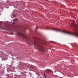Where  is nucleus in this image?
Instances as JSON below:
<instances>
[{"instance_id": "obj_7", "label": "nucleus", "mask_w": 78, "mask_h": 78, "mask_svg": "<svg viewBox=\"0 0 78 78\" xmlns=\"http://www.w3.org/2000/svg\"><path fill=\"white\" fill-rule=\"evenodd\" d=\"M44 76L45 77V78H47V77H46V75H45V74H44Z\"/></svg>"}, {"instance_id": "obj_9", "label": "nucleus", "mask_w": 78, "mask_h": 78, "mask_svg": "<svg viewBox=\"0 0 78 78\" xmlns=\"http://www.w3.org/2000/svg\"><path fill=\"white\" fill-rule=\"evenodd\" d=\"M76 36L78 37V34H77Z\"/></svg>"}, {"instance_id": "obj_4", "label": "nucleus", "mask_w": 78, "mask_h": 78, "mask_svg": "<svg viewBox=\"0 0 78 78\" xmlns=\"http://www.w3.org/2000/svg\"><path fill=\"white\" fill-rule=\"evenodd\" d=\"M73 28L75 30H78V27H77V25H76L75 24L73 25Z\"/></svg>"}, {"instance_id": "obj_2", "label": "nucleus", "mask_w": 78, "mask_h": 78, "mask_svg": "<svg viewBox=\"0 0 78 78\" xmlns=\"http://www.w3.org/2000/svg\"><path fill=\"white\" fill-rule=\"evenodd\" d=\"M45 28L46 30H54V31H58V32L63 33H66V34H69V35H72V34H73L72 33H70L69 32L63 30H61L56 28H51V29H50L48 27H46Z\"/></svg>"}, {"instance_id": "obj_10", "label": "nucleus", "mask_w": 78, "mask_h": 78, "mask_svg": "<svg viewBox=\"0 0 78 78\" xmlns=\"http://www.w3.org/2000/svg\"><path fill=\"white\" fill-rule=\"evenodd\" d=\"M13 23H16L15 22H13Z\"/></svg>"}, {"instance_id": "obj_8", "label": "nucleus", "mask_w": 78, "mask_h": 78, "mask_svg": "<svg viewBox=\"0 0 78 78\" xmlns=\"http://www.w3.org/2000/svg\"><path fill=\"white\" fill-rule=\"evenodd\" d=\"M16 15H13V17H16Z\"/></svg>"}, {"instance_id": "obj_1", "label": "nucleus", "mask_w": 78, "mask_h": 78, "mask_svg": "<svg viewBox=\"0 0 78 78\" xmlns=\"http://www.w3.org/2000/svg\"><path fill=\"white\" fill-rule=\"evenodd\" d=\"M34 43L35 46L37 47V48H38L39 50L41 51L43 53L45 52V50L43 48V47L40 44H39V42L40 44H45V42L44 41H41V39H38L36 37H34Z\"/></svg>"}, {"instance_id": "obj_3", "label": "nucleus", "mask_w": 78, "mask_h": 78, "mask_svg": "<svg viewBox=\"0 0 78 78\" xmlns=\"http://www.w3.org/2000/svg\"><path fill=\"white\" fill-rule=\"evenodd\" d=\"M19 35V36H22L23 37H24L26 39V41L28 42L29 44H33V42H31V41L30 40L29 38H28L25 37V36L23 34L20 33H17Z\"/></svg>"}, {"instance_id": "obj_6", "label": "nucleus", "mask_w": 78, "mask_h": 78, "mask_svg": "<svg viewBox=\"0 0 78 78\" xmlns=\"http://www.w3.org/2000/svg\"><path fill=\"white\" fill-rule=\"evenodd\" d=\"M14 21H15V22H17V19H14Z\"/></svg>"}, {"instance_id": "obj_11", "label": "nucleus", "mask_w": 78, "mask_h": 78, "mask_svg": "<svg viewBox=\"0 0 78 78\" xmlns=\"http://www.w3.org/2000/svg\"><path fill=\"white\" fill-rule=\"evenodd\" d=\"M0 68H1V66H0Z\"/></svg>"}, {"instance_id": "obj_12", "label": "nucleus", "mask_w": 78, "mask_h": 78, "mask_svg": "<svg viewBox=\"0 0 78 78\" xmlns=\"http://www.w3.org/2000/svg\"><path fill=\"white\" fill-rule=\"evenodd\" d=\"M36 30H37V29H36Z\"/></svg>"}, {"instance_id": "obj_5", "label": "nucleus", "mask_w": 78, "mask_h": 78, "mask_svg": "<svg viewBox=\"0 0 78 78\" xmlns=\"http://www.w3.org/2000/svg\"><path fill=\"white\" fill-rule=\"evenodd\" d=\"M51 72V70L49 69H47L46 70V72Z\"/></svg>"}]
</instances>
